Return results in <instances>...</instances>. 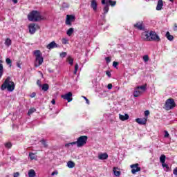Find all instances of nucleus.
<instances>
[{"label": "nucleus", "mask_w": 177, "mask_h": 177, "mask_svg": "<svg viewBox=\"0 0 177 177\" xmlns=\"http://www.w3.org/2000/svg\"><path fill=\"white\" fill-rule=\"evenodd\" d=\"M5 147H6V149L12 148V142H6L5 144Z\"/></svg>", "instance_id": "nucleus-36"}, {"label": "nucleus", "mask_w": 177, "mask_h": 177, "mask_svg": "<svg viewBox=\"0 0 177 177\" xmlns=\"http://www.w3.org/2000/svg\"><path fill=\"white\" fill-rule=\"evenodd\" d=\"M133 27L137 30H140V31H145V30H146L142 21H138L136 24L133 25Z\"/></svg>", "instance_id": "nucleus-8"}, {"label": "nucleus", "mask_w": 177, "mask_h": 177, "mask_svg": "<svg viewBox=\"0 0 177 177\" xmlns=\"http://www.w3.org/2000/svg\"><path fill=\"white\" fill-rule=\"evenodd\" d=\"M162 6H164V2L162 0H158L156 6V10H161V9H162Z\"/></svg>", "instance_id": "nucleus-16"}, {"label": "nucleus", "mask_w": 177, "mask_h": 177, "mask_svg": "<svg viewBox=\"0 0 177 177\" xmlns=\"http://www.w3.org/2000/svg\"><path fill=\"white\" fill-rule=\"evenodd\" d=\"M108 89H113V84H109L107 86Z\"/></svg>", "instance_id": "nucleus-50"}, {"label": "nucleus", "mask_w": 177, "mask_h": 177, "mask_svg": "<svg viewBox=\"0 0 177 177\" xmlns=\"http://www.w3.org/2000/svg\"><path fill=\"white\" fill-rule=\"evenodd\" d=\"M55 48H57V44L55 41H52L46 46L47 49H55Z\"/></svg>", "instance_id": "nucleus-15"}, {"label": "nucleus", "mask_w": 177, "mask_h": 177, "mask_svg": "<svg viewBox=\"0 0 177 177\" xmlns=\"http://www.w3.org/2000/svg\"><path fill=\"white\" fill-rule=\"evenodd\" d=\"M149 114H150V111L147 110L145 111V118H147V117H149Z\"/></svg>", "instance_id": "nucleus-42"}, {"label": "nucleus", "mask_w": 177, "mask_h": 177, "mask_svg": "<svg viewBox=\"0 0 177 177\" xmlns=\"http://www.w3.org/2000/svg\"><path fill=\"white\" fill-rule=\"evenodd\" d=\"M42 91H44V92H46L49 89V84H44L41 86Z\"/></svg>", "instance_id": "nucleus-26"}, {"label": "nucleus", "mask_w": 177, "mask_h": 177, "mask_svg": "<svg viewBox=\"0 0 177 177\" xmlns=\"http://www.w3.org/2000/svg\"><path fill=\"white\" fill-rule=\"evenodd\" d=\"M35 97V93H33L32 95H31V97Z\"/></svg>", "instance_id": "nucleus-59"}, {"label": "nucleus", "mask_w": 177, "mask_h": 177, "mask_svg": "<svg viewBox=\"0 0 177 177\" xmlns=\"http://www.w3.org/2000/svg\"><path fill=\"white\" fill-rule=\"evenodd\" d=\"M75 21V16L67 15L65 24H66V26H72L71 22Z\"/></svg>", "instance_id": "nucleus-9"}, {"label": "nucleus", "mask_w": 177, "mask_h": 177, "mask_svg": "<svg viewBox=\"0 0 177 177\" xmlns=\"http://www.w3.org/2000/svg\"><path fill=\"white\" fill-rule=\"evenodd\" d=\"M106 74L108 75L109 78H111V73H110V71H106Z\"/></svg>", "instance_id": "nucleus-47"}, {"label": "nucleus", "mask_w": 177, "mask_h": 177, "mask_svg": "<svg viewBox=\"0 0 177 177\" xmlns=\"http://www.w3.org/2000/svg\"><path fill=\"white\" fill-rule=\"evenodd\" d=\"M66 56H67V53H66V52H62V53L60 54V57H66Z\"/></svg>", "instance_id": "nucleus-44"}, {"label": "nucleus", "mask_w": 177, "mask_h": 177, "mask_svg": "<svg viewBox=\"0 0 177 177\" xmlns=\"http://www.w3.org/2000/svg\"><path fill=\"white\" fill-rule=\"evenodd\" d=\"M174 107H176L175 100L173 98L167 99L165 102L164 109L169 111V110H172V109H174Z\"/></svg>", "instance_id": "nucleus-5"}, {"label": "nucleus", "mask_w": 177, "mask_h": 177, "mask_svg": "<svg viewBox=\"0 0 177 177\" xmlns=\"http://www.w3.org/2000/svg\"><path fill=\"white\" fill-rule=\"evenodd\" d=\"M113 174L115 176H120L121 175L120 171H117L115 167H113Z\"/></svg>", "instance_id": "nucleus-27"}, {"label": "nucleus", "mask_w": 177, "mask_h": 177, "mask_svg": "<svg viewBox=\"0 0 177 177\" xmlns=\"http://www.w3.org/2000/svg\"><path fill=\"white\" fill-rule=\"evenodd\" d=\"M147 84H145V85H142V86H138L137 87H136V89H138V91H141V92H146V90L147 89Z\"/></svg>", "instance_id": "nucleus-20"}, {"label": "nucleus", "mask_w": 177, "mask_h": 177, "mask_svg": "<svg viewBox=\"0 0 177 177\" xmlns=\"http://www.w3.org/2000/svg\"><path fill=\"white\" fill-rule=\"evenodd\" d=\"M86 142H88V136H81L77 139V141L66 144L65 147L74 146V145H77V147H82L86 145Z\"/></svg>", "instance_id": "nucleus-1"}, {"label": "nucleus", "mask_w": 177, "mask_h": 177, "mask_svg": "<svg viewBox=\"0 0 177 177\" xmlns=\"http://www.w3.org/2000/svg\"><path fill=\"white\" fill-rule=\"evenodd\" d=\"M61 97L67 100L68 103H70V102H73V93L68 92L65 95H61Z\"/></svg>", "instance_id": "nucleus-11"}, {"label": "nucleus", "mask_w": 177, "mask_h": 177, "mask_svg": "<svg viewBox=\"0 0 177 177\" xmlns=\"http://www.w3.org/2000/svg\"><path fill=\"white\" fill-rule=\"evenodd\" d=\"M62 44H63V45H67V44H68V39H67L66 38H63Z\"/></svg>", "instance_id": "nucleus-37"}, {"label": "nucleus", "mask_w": 177, "mask_h": 177, "mask_svg": "<svg viewBox=\"0 0 177 177\" xmlns=\"http://www.w3.org/2000/svg\"><path fill=\"white\" fill-rule=\"evenodd\" d=\"M15 86L16 85L15 84V82L10 80V77H8L1 85V90L5 91L7 89L8 92H13Z\"/></svg>", "instance_id": "nucleus-2"}, {"label": "nucleus", "mask_w": 177, "mask_h": 177, "mask_svg": "<svg viewBox=\"0 0 177 177\" xmlns=\"http://www.w3.org/2000/svg\"><path fill=\"white\" fill-rule=\"evenodd\" d=\"M34 55L35 56V67H39V66L44 63L42 53H41V50H36L34 51Z\"/></svg>", "instance_id": "nucleus-4"}, {"label": "nucleus", "mask_w": 177, "mask_h": 177, "mask_svg": "<svg viewBox=\"0 0 177 177\" xmlns=\"http://www.w3.org/2000/svg\"><path fill=\"white\" fill-rule=\"evenodd\" d=\"M119 118L121 121H127V120L129 119V115L128 113H126L124 115L119 114Z\"/></svg>", "instance_id": "nucleus-18"}, {"label": "nucleus", "mask_w": 177, "mask_h": 177, "mask_svg": "<svg viewBox=\"0 0 177 177\" xmlns=\"http://www.w3.org/2000/svg\"><path fill=\"white\" fill-rule=\"evenodd\" d=\"M28 19L30 21H39V20H44L41 13L37 10H32L28 15Z\"/></svg>", "instance_id": "nucleus-3"}, {"label": "nucleus", "mask_w": 177, "mask_h": 177, "mask_svg": "<svg viewBox=\"0 0 177 177\" xmlns=\"http://www.w3.org/2000/svg\"><path fill=\"white\" fill-rule=\"evenodd\" d=\"M78 71V64H75V71L73 72V74H77V72Z\"/></svg>", "instance_id": "nucleus-40"}, {"label": "nucleus", "mask_w": 177, "mask_h": 177, "mask_svg": "<svg viewBox=\"0 0 177 177\" xmlns=\"http://www.w3.org/2000/svg\"><path fill=\"white\" fill-rule=\"evenodd\" d=\"M141 38L144 41H150V31H145L141 34Z\"/></svg>", "instance_id": "nucleus-12"}, {"label": "nucleus", "mask_w": 177, "mask_h": 177, "mask_svg": "<svg viewBox=\"0 0 177 177\" xmlns=\"http://www.w3.org/2000/svg\"><path fill=\"white\" fill-rule=\"evenodd\" d=\"M29 157H30V160H35V153L30 152L29 153Z\"/></svg>", "instance_id": "nucleus-35"}, {"label": "nucleus", "mask_w": 177, "mask_h": 177, "mask_svg": "<svg viewBox=\"0 0 177 177\" xmlns=\"http://www.w3.org/2000/svg\"><path fill=\"white\" fill-rule=\"evenodd\" d=\"M162 167H163V168H165L166 169H169V166H168V165L165 162L162 163Z\"/></svg>", "instance_id": "nucleus-41"}, {"label": "nucleus", "mask_w": 177, "mask_h": 177, "mask_svg": "<svg viewBox=\"0 0 177 177\" xmlns=\"http://www.w3.org/2000/svg\"><path fill=\"white\" fill-rule=\"evenodd\" d=\"M130 167L132 169H131V173L135 175L136 172H139L140 171V167H139L138 163L133 164L130 166Z\"/></svg>", "instance_id": "nucleus-10"}, {"label": "nucleus", "mask_w": 177, "mask_h": 177, "mask_svg": "<svg viewBox=\"0 0 177 177\" xmlns=\"http://www.w3.org/2000/svg\"><path fill=\"white\" fill-rule=\"evenodd\" d=\"M82 97H83V99H84V100L86 101L87 104H89V100H88V98H86V97H85V96H82Z\"/></svg>", "instance_id": "nucleus-49"}, {"label": "nucleus", "mask_w": 177, "mask_h": 177, "mask_svg": "<svg viewBox=\"0 0 177 177\" xmlns=\"http://www.w3.org/2000/svg\"><path fill=\"white\" fill-rule=\"evenodd\" d=\"M142 93H143L142 91H140V90L136 89V88L133 92V96L134 97H139V96L142 95Z\"/></svg>", "instance_id": "nucleus-17"}, {"label": "nucleus", "mask_w": 177, "mask_h": 177, "mask_svg": "<svg viewBox=\"0 0 177 177\" xmlns=\"http://www.w3.org/2000/svg\"><path fill=\"white\" fill-rule=\"evenodd\" d=\"M149 55H144V56H143V60H144V62H149Z\"/></svg>", "instance_id": "nucleus-39"}, {"label": "nucleus", "mask_w": 177, "mask_h": 177, "mask_svg": "<svg viewBox=\"0 0 177 177\" xmlns=\"http://www.w3.org/2000/svg\"><path fill=\"white\" fill-rule=\"evenodd\" d=\"M109 9L110 8H109V6L106 4L103 8L104 15H107V13H109Z\"/></svg>", "instance_id": "nucleus-28"}, {"label": "nucleus", "mask_w": 177, "mask_h": 177, "mask_svg": "<svg viewBox=\"0 0 177 177\" xmlns=\"http://www.w3.org/2000/svg\"><path fill=\"white\" fill-rule=\"evenodd\" d=\"M12 2H14L15 3H17L18 1L17 0H12Z\"/></svg>", "instance_id": "nucleus-58"}, {"label": "nucleus", "mask_w": 177, "mask_h": 177, "mask_svg": "<svg viewBox=\"0 0 177 177\" xmlns=\"http://www.w3.org/2000/svg\"><path fill=\"white\" fill-rule=\"evenodd\" d=\"M51 103L52 104H56V100L55 99H53Z\"/></svg>", "instance_id": "nucleus-55"}, {"label": "nucleus", "mask_w": 177, "mask_h": 177, "mask_svg": "<svg viewBox=\"0 0 177 177\" xmlns=\"http://www.w3.org/2000/svg\"><path fill=\"white\" fill-rule=\"evenodd\" d=\"M3 75V65L0 64V78Z\"/></svg>", "instance_id": "nucleus-32"}, {"label": "nucleus", "mask_w": 177, "mask_h": 177, "mask_svg": "<svg viewBox=\"0 0 177 177\" xmlns=\"http://www.w3.org/2000/svg\"><path fill=\"white\" fill-rule=\"evenodd\" d=\"M105 60L106 62V63H110V62H111V58H110V57H105Z\"/></svg>", "instance_id": "nucleus-45"}, {"label": "nucleus", "mask_w": 177, "mask_h": 177, "mask_svg": "<svg viewBox=\"0 0 177 177\" xmlns=\"http://www.w3.org/2000/svg\"><path fill=\"white\" fill-rule=\"evenodd\" d=\"M6 62L7 64H10V66H12V59L10 58H6Z\"/></svg>", "instance_id": "nucleus-38"}, {"label": "nucleus", "mask_w": 177, "mask_h": 177, "mask_svg": "<svg viewBox=\"0 0 177 177\" xmlns=\"http://www.w3.org/2000/svg\"><path fill=\"white\" fill-rule=\"evenodd\" d=\"M21 61H19L17 62V66L19 68H21Z\"/></svg>", "instance_id": "nucleus-43"}, {"label": "nucleus", "mask_w": 177, "mask_h": 177, "mask_svg": "<svg viewBox=\"0 0 177 177\" xmlns=\"http://www.w3.org/2000/svg\"><path fill=\"white\" fill-rule=\"evenodd\" d=\"M109 3L111 5V6L114 7L115 5H117V1H113V0H109Z\"/></svg>", "instance_id": "nucleus-33"}, {"label": "nucleus", "mask_w": 177, "mask_h": 177, "mask_svg": "<svg viewBox=\"0 0 177 177\" xmlns=\"http://www.w3.org/2000/svg\"><path fill=\"white\" fill-rule=\"evenodd\" d=\"M102 4L106 5V0H102Z\"/></svg>", "instance_id": "nucleus-57"}, {"label": "nucleus", "mask_w": 177, "mask_h": 177, "mask_svg": "<svg viewBox=\"0 0 177 177\" xmlns=\"http://www.w3.org/2000/svg\"><path fill=\"white\" fill-rule=\"evenodd\" d=\"M165 37L167 38L169 41H174V36L171 35L169 32H167Z\"/></svg>", "instance_id": "nucleus-23"}, {"label": "nucleus", "mask_w": 177, "mask_h": 177, "mask_svg": "<svg viewBox=\"0 0 177 177\" xmlns=\"http://www.w3.org/2000/svg\"><path fill=\"white\" fill-rule=\"evenodd\" d=\"M67 60H68L69 64H71V66H73L74 64V59H73V57H68L67 58Z\"/></svg>", "instance_id": "nucleus-31"}, {"label": "nucleus", "mask_w": 177, "mask_h": 177, "mask_svg": "<svg viewBox=\"0 0 177 177\" xmlns=\"http://www.w3.org/2000/svg\"><path fill=\"white\" fill-rule=\"evenodd\" d=\"M149 41H155L156 42H160V41H161V39L155 31L150 30Z\"/></svg>", "instance_id": "nucleus-6"}, {"label": "nucleus", "mask_w": 177, "mask_h": 177, "mask_svg": "<svg viewBox=\"0 0 177 177\" xmlns=\"http://www.w3.org/2000/svg\"><path fill=\"white\" fill-rule=\"evenodd\" d=\"M170 1V2H174V0H169Z\"/></svg>", "instance_id": "nucleus-60"}, {"label": "nucleus", "mask_w": 177, "mask_h": 177, "mask_svg": "<svg viewBox=\"0 0 177 177\" xmlns=\"http://www.w3.org/2000/svg\"><path fill=\"white\" fill-rule=\"evenodd\" d=\"M35 111H37V109H35V108L30 109L28 111V115H31V114L35 113Z\"/></svg>", "instance_id": "nucleus-29"}, {"label": "nucleus", "mask_w": 177, "mask_h": 177, "mask_svg": "<svg viewBox=\"0 0 177 177\" xmlns=\"http://www.w3.org/2000/svg\"><path fill=\"white\" fill-rule=\"evenodd\" d=\"M37 174L35 173V171L34 169H30L28 171V176L29 177H35Z\"/></svg>", "instance_id": "nucleus-22"}, {"label": "nucleus", "mask_w": 177, "mask_h": 177, "mask_svg": "<svg viewBox=\"0 0 177 177\" xmlns=\"http://www.w3.org/2000/svg\"><path fill=\"white\" fill-rule=\"evenodd\" d=\"M37 85H38V86H42L41 84V80H38L37 81Z\"/></svg>", "instance_id": "nucleus-52"}, {"label": "nucleus", "mask_w": 177, "mask_h": 177, "mask_svg": "<svg viewBox=\"0 0 177 177\" xmlns=\"http://www.w3.org/2000/svg\"><path fill=\"white\" fill-rule=\"evenodd\" d=\"M5 45L6 46H8L9 48V46H10V45H12V40L9 38H7L5 41Z\"/></svg>", "instance_id": "nucleus-24"}, {"label": "nucleus", "mask_w": 177, "mask_h": 177, "mask_svg": "<svg viewBox=\"0 0 177 177\" xmlns=\"http://www.w3.org/2000/svg\"><path fill=\"white\" fill-rule=\"evenodd\" d=\"M99 160H107L109 158V154L107 153H100L98 156Z\"/></svg>", "instance_id": "nucleus-19"}, {"label": "nucleus", "mask_w": 177, "mask_h": 177, "mask_svg": "<svg viewBox=\"0 0 177 177\" xmlns=\"http://www.w3.org/2000/svg\"><path fill=\"white\" fill-rule=\"evenodd\" d=\"M74 34V29L73 28H70L67 31H66V35L68 37H71Z\"/></svg>", "instance_id": "nucleus-21"}, {"label": "nucleus", "mask_w": 177, "mask_h": 177, "mask_svg": "<svg viewBox=\"0 0 177 177\" xmlns=\"http://www.w3.org/2000/svg\"><path fill=\"white\" fill-rule=\"evenodd\" d=\"M174 31H177V24H174Z\"/></svg>", "instance_id": "nucleus-56"}, {"label": "nucleus", "mask_w": 177, "mask_h": 177, "mask_svg": "<svg viewBox=\"0 0 177 177\" xmlns=\"http://www.w3.org/2000/svg\"><path fill=\"white\" fill-rule=\"evenodd\" d=\"M173 174H174V175H177V167H176V168L173 170Z\"/></svg>", "instance_id": "nucleus-53"}, {"label": "nucleus", "mask_w": 177, "mask_h": 177, "mask_svg": "<svg viewBox=\"0 0 177 177\" xmlns=\"http://www.w3.org/2000/svg\"><path fill=\"white\" fill-rule=\"evenodd\" d=\"M113 66L115 68H117V66H118V62H113Z\"/></svg>", "instance_id": "nucleus-51"}, {"label": "nucleus", "mask_w": 177, "mask_h": 177, "mask_svg": "<svg viewBox=\"0 0 177 177\" xmlns=\"http://www.w3.org/2000/svg\"><path fill=\"white\" fill-rule=\"evenodd\" d=\"M39 26L35 24H30L28 26L30 34H35L37 30H39Z\"/></svg>", "instance_id": "nucleus-7"}, {"label": "nucleus", "mask_w": 177, "mask_h": 177, "mask_svg": "<svg viewBox=\"0 0 177 177\" xmlns=\"http://www.w3.org/2000/svg\"><path fill=\"white\" fill-rule=\"evenodd\" d=\"M0 63H3V61H2V60H0Z\"/></svg>", "instance_id": "nucleus-61"}, {"label": "nucleus", "mask_w": 177, "mask_h": 177, "mask_svg": "<svg viewBox=\"0 0 177 177\" xmlns=\"http://www.w3.org/2000/svg\"><path fill=\"white\" fill-rule=\"evenodd\" d=\"M13 176L14 177H19V176H20V173L15 172V173L13 174Z\"/></svg>", "instance_id": "nucleus-48"}, {"label": "nucleus", "mask_w": 177, "mask_h": 177, "mask_svg": "<svg viewBox=\"0 0 177 177\" xmlns=\"http://www.w3.org/2000/svg\"><path fill=\"white\" fill-rule=\"evenodd\" d=\"M167 158V156L165 155H161L160 157V162H162V164H164L165 162V159Z\"/></svg>", "instance_id": "nucleus-30"}, {"label": "nucleus", "mask_w": 177, "mask_h": 177, "mask_svg": "<svg viewBox=\"0 0 177 177\" xmlns=\"http://www.w3.org/2000/svg\"><path fill=\"white\" fill-rule=\"evenodd\" d=\"M91 8L93 9L94 12H96L97 10V1L91 0Z\"/></svg>", "instance_id": "nucleus-14"}, {"label": "nucleus", "mask_w": 177, "mask_h": 177, "mask_svg": "<svg viewBox=\"0 0 177 177\" xmlns=\"http://www.w3.org/2000/svg\"><path fill=\"white\" fill-rule=\"evenodd\" d=\"M67 165L68 168H74V167H75V163L70 160L67 162Z\"/></svg>", "instance_id": "nucleus-25"}, {"label": "nucleus", "mask_w": 177, "mask_h": 177, "mask_svg": "<svg viewBox=\"0 0 177 177\" xmlns=\"http://www.w3.org/2000/svg\"><path fill=\"white\" fill-rule=\"evenodd\" d=\"M57 174H59V172H57V171H55L52 172L51 175H52V176H54V175H57Z\"/></svg>", "instance_id": "nucleus-54"}, {"label": "nucleus", "mask_w": 177, "mask_h": 177, "mask_svg": "<svg viewBox=\"0 0 177 177\" xmlns=\"http://www.w3.org/2000/svg\"><path fill=\"white\" fill-rule=\"evenodd\" d=\"M136 122L140 125H146L147 124V118H137L136 119Z\"/></svg>", "instance_id": "nucleus-13"}, {"label": "nucleus", "mask_w": 177, "mask_h": 177, "mask_svg": "<svg viewBox=\"0 0 177 177\" xmlns=\"http://www.w3.org/2000/svg\"><path fill=\"white\" fill-rule=\"evenodd\" d=\"M40 142L41 145H43L44 147H48V143H46L45 139H41Z\"/></svg>", "instance_id": "nucleus-34"}, {"label": "nucleus", "mask_w": 177, "mask_h": 177, "mask_svg": "<svg viewBox=\"0 0 177 177\" xmlns=\"http://www.w3.org/2000/svg\"><path fill=\"white\" fill-rule=\"evenodd\" d=\"M165 138H169V133H168V131H165Z\"/></svg>", "instance_id": "nucleus-46"}]
</instances>
